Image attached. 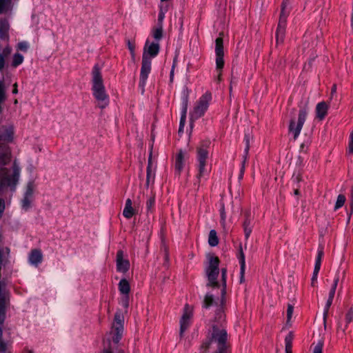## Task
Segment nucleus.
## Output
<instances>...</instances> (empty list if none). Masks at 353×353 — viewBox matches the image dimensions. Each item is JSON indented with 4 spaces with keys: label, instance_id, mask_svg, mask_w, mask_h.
I'll use <instances>...</instances> for the list:
<instances>
[{
    "label": "nucleus",
    "instance_id": "nucleus-31",
    "mask_svg": "<svg viewBox=\"0 0 353 353\" xmlns=\"http://www.w3.org/2000/svg\"><path fill=\"white\" fill-rule=\"evenodd\" d=\"M324 343L323 341H319L316 344H312V353H322L323 352V347Z\"/></svg>",
    "mask_w": 353,
    "mask_h": 353
},
{
    "label": "nucleus",
    "instance_id": "nucleus-21",
    "mask_svg": "<svg viewBox=\"0 0 353 353\" xmlns=\"http://www.w3.org/2000/svg\"><path fill=\"white\" fill-rule=\"evenodd\" d=\"M42 254L38 250H34L32 251L30 256V261L33 264H37L41 261Z\"/></svg>",
    "mask_w": 353,
    "mask_h": 353
},
{
    "label": "nucleus",
    "instance_id": "nucleus-22",
    "mask_svg": "<svg viewBox=\"0 0 353 353\" xmlns=\"http://www.w3.org/2000/svg\"><path fill=\"white\" fill-rule=\"evenodd\" d=\"M338 282H339V279H334V283H333L332 286V288H331V290L330 291L329 298H328V300L327 301V309L330 307V306L331 305V304L332 303V301H333V299H334V294H335L336 286L338 285Z\"/></svg>",
    "mask_w": 353,
    "mask_h": 353
},
{
    "label": "nucleus",
    "instance_id": "nucleus-53",
    "mask_svg": "<svg viewBox=\"0 0 353 353\" xmlns=\"http://www.w3.org/2000/svg\"><path fill=\"white\" fill-rule=\"evenodd\" d=\"M150 172H151V168L149 170V165H148V168H147L148 179L149 178Z\"/></svg>",
    "mask_w": 353,
    "mask_h": 353
},
{
    "label": "nucleus",
    "instance_id": "nucleus-18",
    "mask_svg": "<svg viewBox=\"0 0 353 353\" xmlns=\"http://www.w3.org/2000/svg\"><path fill=\"white\" fill-rule=\"evenodd\" d=\"M93 86L94 88H103V80L99 70L97 68L93 70Z\"/></svg>",
    "mask_w": 353,
    "mask_h": 353
},
{
    "label": "nucleus",
    "instance_id": "nucleus-19",
    "mask_svg": "<svg viewBox=\"0 0 353 353\" xmlns=\"http://www.w3.org/2000/svg\"><path fill=\"white\" fill-rule=\"evenodd\" d=\"M184 164V154L183 152L181 150L176 156L175 161V170L179 174H181L182 170L183 168Z\"/></svg>",
    "mask_w": 353,
    "mask_h": 353
},
{
    "label": "nucleus",
    "instance_id": "nucleus-32",
    "mask_svg": "<svg viewBox=\"0 0 353 353\" xmlns=\"http://www.w3.org/2000/svg\"><path fill=\"white\" fill-rule=\"evenodd\" d=\"M163 35V26L160 24L157 28H155L153 31V37L156 39H160Z\"/></svg>",
    "mask_w": 353,
    "mask_h": 353
},
{
    "label": "nucleus",
    "instance_id": "nucleus-2",
    "mask_svg": "<svg viewBox=\"0 0 353 353\" xmlns=\"http://www.w3.org/2000/svg\"><path fill=\"white\" fill-rule=\"evenodd\" d=\"M228 334L225 327L219 323H213L208 332V338L201 345V349L206 352L212 343L216 344L213 353H228L230 347L228 343Z\"/></svg>",
    "mask_w": 353,
    "mask_h": 353
},
{
    "label": "nucleus",
    "instance_id": "nucleus-16",
    "mask_svg": "<svg viewBox=\"0 0 353 353\" xmlns=\"http://www.w3.org/2000/svg\"><path fill=\"white\" fill-rule=\"evenodd\" d=\"M285 29L283 26L278 24V27L276 32V46L281 45L284 42Z\"/></svg>",
    "mask_w": 353,
    "mask_h": 353
},
{
    "label": "nucleus",
    "instance_id": "nucleus-60",
    "mask_svg": "<svg viewBox=\"0 0 353 353\" xmlns=\"http://www.w3.org/2000/svg\"><path fill=\"white\" fill-rule=\"evenodd\" d=\"M118 353H125V352L123 350H121Z\"/></svg>",
    "mask_w": 353,
    "mask_h": 353
},
{
    "label": "nucleus",
    "instance_id": "nucleus-51",
    "mask_svg": "<svg viewBox=\"0 0 353 353\" xmlns=\"http://www.w3.org/2000/svg\"><path fill=\"white\" fill-rule=\"evenodd\" d=\"M148 165H149V169H150V167H152V152H150V157H149V159H148Z\"/></svg>",
    "mask_w": 353,
    "mask_h": 353
},
{
    "label": "nucleus",
    "instance_id": "nucleus-24",
    "mask_svg": "<svg viewBox=\"0 0 353 353\" xmlns=\"http://www.w3.org/2000/svg\"><path fill=\"white\" fill-rule=\"evenodd\" d=\"M193 314V307L189 305H185L183 310V314L182 315V319H187L190 321Z\"/></svg>",
    "mask_w": 353,
    "mask_h": 353
},
{
    "label": "nucleus",
    "instance_id": "nucleus-30",
    "mask_svg": "<svg viewBox=\"0 0 353 353\" xmlns=\"http://www.w3.org/2000/svg\"><path fill=\"white\" fill-rule=\"evenodd\" d=\"M345 201H346L345 196L343 194H339L337 196L336 202V204L334 206L335 210L341 208L345 203Z\"/></svg>",
    "mask_w": 353,
    "mask_h": 353
},
{
    "label": "nucleus",
    "instance_id": "nucleus-58",
    "mask_svg": "<svg viewBox=\"0 0 353 353\" xmlns=\"http://www.w3.org/2000/svg\"><path fill=\"white\" fill-rule=\"evenodd\" d=\"M17 91H18V90L14 89V90H13V93L16 94V93H17Z\"/></svg>",
    "mask_w": 353,
    "mask_h": 353
},
{
    "label": "nucleus",
    "instance_id": "nucleus-17",
    "mask_svg": "<svg viewBox=\"0 0 353 353\" xmlns=\"http://www.w3.org/2000/svg\"><path fill=\"white\" fill-rule=\"evenodd\" d=\"M323 255V250H319L317 258L316 260L315 267H314V274H313V276H312V285L314 284V281L316 280L317 275H318V273H319L320 268H321V259H322Z\"/></svg>",
    "mask_w": 353,
    "mask_h": 353
},
{
    "label": "nucleus",
    "instance_id": "nucleus-46",
    "mask_svg": "<svg viewBox=\"0 0 353 353\" xmlns=\"http://www.w3.org/2000/svg\"><path fill=\"white\" fill-rule=\"evenodd\" d=\"M11 52V48L10 47H6L3 50L1 54H3L5 57H7Z\"/></svg>",
    "mask_w": 353,
    "mask_h": 353
},
{
    "label": "nucleus",
    "instance_id": "nucleus-6",
    "mask_svg": "<svg viewBox=\"0 0 353 353\" xmlns=\"http://www.w3.org/2000/svg\"><path fill=\"white\" fill-rule=\"evenodd\" d=\"M211 99V94L207 92L204 94L198 102V104L195 106L193 112L191 114V119H197L198 118L203 116L208 107V102Z\"/></svg>",
    "mask_w": 353,
    "mask_h": 353
},
{
    "label": "nucleus",
    "instance_id": "nucleus-29",
    "mask_svg": "<svg viewBox=\"0 0 353 353\" xmlns=\"http://www.w3.org/2000/svg\"><path fill=\"white\" fill-rule=\"evenodd\" d=\"M23 57L21 54L16 53L13 56L12 65L13 67H17V65L21 64L23 62Z\"/></svg>",
    "mask_w": 353,
    "mask_h": 353
},
{
    "label": "nucleus",
    "instance_id": "nucleus-13",
    "mask_svg": "<svg viewBox=\"0 0 353 353\" xmlns=\"http://www.w3.org/2000/svg\"><path fill=\"white\" fill-rule=\"evenodd\" d=\"M11 160V153L10 149L6 146L0 148V167L10 163Z\"/></svg>",
    "mask_w": 353,
    "mask_h": 353
},
{
    "label": "nucleus",
    "instance_id": "nucleus-8",
    "mask_svg": "<svg viewBox=\"0 0 353 353\" xmlns=\"http://www.w3.org/2000/svg\"><path fill=\"white\" fill-rule=\"evenodd\" d=\"M123 317L121 314L117 313L114 316V323L112 324V330L114 332V336H113L112 339L115 343H118L119 339H121V333L123 331Z\"/></svg>",
    "mask_w": 353,
    "mask_h": 353
},
{
    "label": "nucleus",
    "instance_id": "nucleus-47",
    "mask_svg": "<svg viewBox=\"0 0 353 353\" xmlns=\"http://www.w3.org/2000/svg\"><path fill=\"white\" fill-rule=\"evenodd\" d=\"M6 58V57H5L3 54L0 53V70H2L4 67Z\"/></svg>",
    "mask_w": 353,
    "mask_h": 353
},
{
    "label": "nucleus",
    "instance_id": "nucleus-4",
    "mask_svg": "<svg viewBox=\"0 0 353 353\" xmlns=\"http://www.w3.org/2000/svg\"><path fill=\"white\" fill-rule=\"evenodd\" d=\"M19 170L14 167L8 170L6 168L0 169V186H14L18 181Z\"/></svg>",
    "mask_w": 353,
    "mask_h": 353
},
{
    "label": "nucleus",
    "instance_id": "nucleus-15",
    "mask_svg": "<svg viewBox=\"0 0 353 353\" xmlns=\"http://www.w3.org/2000/svg\"><path fill=\"white\" fill-rule=\"evenodd\" d=\"M239 259L241 263V276L240 283H243L245 282V257L243 251L242 246L239 248Z\"/></svg>",
    "mask_w": 353,
    "mask_h": 353
},
{
    "label": "nucleus",
    "instance_id": "nucleus-3",
    "mask_svg": "<svg viewBox=\"0 0 353 353\" xmlns=\"http://www.w3.org/2000/svg\"><path fill=\"white\" fill-rule=\"evenodd\" d=\"M160 46L159 43H149L147 41L143 48L141 69V81L142 86L144 85L148 74L151 71L152 59L155 57L159 52Z\"/></svg>",
    "mask_w": 353,
    "mask_h": 353
},
{
    "label": "nucleus",
    "instance_id": "nucleus-10",
    "mask_svg": "<svg viewBox=\"0 0 353 353\" xmlns=\"http://www.w3.org/2000/svg\"><path fill=\"white\" fill-rule=\"evenodd\" d=\"M208 157V152L207 149L203 147L197 148V158L199 161V176H201L205 171L206 160Z\"/></svg>",
    "mask_w": 353,
    "mask_h": 353
},
{
    "label": "nucleus",
    "instance_id": "nucleus-39",
    "mask_svg": "<svg viewBox=\"0 0 353 353\" xmlns=\"http://www.w3.org/2000/svg\"><path fill=\"white\" fill-rule=\"evenodd\" d=\"M294 311V307L292 305H288L287 310V323H289L292 318Z\"/></svg>",
    "mask_w": 353,
    "mask_h": 353
},
{
    "label": "nucleus",
    "instance_id": "nucleus-5",
    "mask_svg": "<svg viewBox=\"0 0 353 353\" xmlns=\"http://www.w3.org/2000/svg\"><path fill=\"white\" fill-rule=\"evenodd\" d=\"M307 115V110L305 109H302L299 112L297 120H295L294 119H291L289 125V132L293 135L294 139L299 137L306 120Z\"/></svg>",
    "mask_w": 353,
    "mask_h": 353
},
{
    "label": "nucleus",
    "instance_id": "nucleus-28",
    "mask_svg": "<svg viewBox=\"0 0 353 353\" xmlns=\"http://www.w3.org/2000/svg\"><path fill=\"white\" fill-rule=\"evenodd\" d=\"M293 339V334L290 332L285 338L286 347L285 350L287 353H292V341Z\"/></svg>",
    "mask_w": 353,
    "mask_h": 353
},
{
    "label": "nucleus",
    "instance_id": "nucleus-14",
    "mask_svg": "<svg viewBox=\"0 0 353 353\" xmlns=\"http://www.w3.org/2000/svg\"><path fill=\"white\" fill-rule=\"evenodd\" d=\"M137 210L132 206V201L130 199H128L125 201V208L123 211V215L126 219H130L137 214Z\"/></svg>",
    "mask_w": 353,
    "mask_h": 353
},
{
    "label": "nucleus",
    "instance_id": "nucleus-1",
    "mask_svg": "<svg viewBox=\"0 0 353 353\" xmlns=\"http://www.w3.org/2000/svg\"><path fill=\"white\" fill-rule=\"evenodd\" d=\"M208 259V266L205 270L206 276L208 277V285L212 288H221V299H219L220 307L217 314L216 319L221 321L224 319V312L223 305L225 301L226 294V275L227 269L222 268L221 272V279L220 282L217 281L219 275V263L220 260L219 257L214 254H208L207 255Z\"/></svg>",
    "mask_w": 353,
    "mask_h": 353
},
{
    "label": "nucleus",
    "instance_id": "nucleus-26",
    "mask_svg": "<svg viewBox=\"0 0 353 353\" xmlns=\"http://www.w3.org/2000/svg\"><path fill=\"white\" fill-rule=\"evenodd\" d=\"M186 112H187V103H185L182 112V115L180 121V125L179 129V132H181L183 130V128L184 127L186 119Z\"/></svg>",
    "mask_w": 353,
    "mask_h": 353
},
{
    "label": "nucleus",
    "instance_id": "nucleus-44",
    "mask_svg": "<svg viewBox=\"0 0 353 353\" xmlns=\"http://www.w3.org/2000/svg\"><path fill=\"white\" fill-rule=\"evenodd\" d=\"M154 204V196H152L148 201H147V207L148 209H151Z\"/></svg>",
    "mask_w": 353,
    "mask_h": 353
},
{
    "label": "nucleus",
    "instance_id": "nucleus-9",
    "mask_svg": "<svg viewBox=\"0 0 353 353\" xmlns=\"http://www.w3.org/2000/svg\"><path fill=\"white\" fill-rule=\"evenodd\" d=\"M116 265L117 271L122 273H126L130 269V261L124 257L122 250H119L117 253Z\"/></svg>",
    "mask_w": 353,
    "mask_h": 353
},
{
    "label": "nucleus",
    "instance_id": "nucleus-20",
    "mask_svg": "<svg viewBox=\"0 0 353 353\" xmlns=\"http://www.w3.org/2000/svg\"><path fill=\"white\" fill-rule=\"evenodd\" d=\"M219 240L216 232L214 230H210L208 236L209 245L212 247H214L216 246L219 244Z\"/></svg>",
    "mask_w": 353,
    "mask_h": 353
},
{
    "label": "nucleus",
    "instance_id": "nucleus-27",
    "mask_svg": "<svg viewBox=\"0 0 353 353\" xmlns=\"http://www.w3.org/2000/svg\"><path fill=\"white\" fill-rule=\"evenodd\" d=\"M347 153L349 155H353V130L350 132L349 135Z\"/></svg>",
    "mask_w": 353,
    "mask_h": 353
},
{
    "label": "nucleus",
    "instance_id": "nucleus-12",
    "mask_svg": "<svg viewBox=\"0 0 353 353\" xmlns=\"http://www.w3.org/2000/svg\"><path fill=\"white\" fill-rule=\"evenodd\" d=\"M119 292L125 296L124 305L125 307H128L129 303V293L130 292V285L129 282L125 279H122L119 283Z\"/></svg>",
    "mask_w": 353,
    "mask_h": 353
},
{
    "label": "nucleus",
    "instance_id": "nucleus-42",
    "mask_svg": "<svg viewBox=\"0 0 353 353\" xmlns=\"http://www.w3.org/2000/svg\"><path fill=\"white\" fill-rule=\"evenodd\" d=\"M5 201L3 199H0V217L2 216L3 212L5 210Z\"/></svg>",
    "mask_w": 353,
    "mask_h": 353
},
{
    "label": "nucleus",
    "instance_id": "nucleus-11",
    "mask_svg": "<svg viewBox=\"0 0 353 353\" xmlns=\"http://www.w3.org/2000/svg\"><path fill=\"white\" fill-rule=\"evenodd\" d=\"M330 103L325 101L319 103L316 106V119L319 121H323L328 114Z\"/></svg>",
    "mask_w": 353,
    "mask_h": 353
},
{
    "label": "nucleus",
    "instance_id": "nucleus-35",
    "mask_svg": "<svg viewBox=\"0 0 353 353\" xmlns=\"http://www.w3.org/2000/svg\"><path fill=\"white\" fill-rule=\"evenodd\" d=\"M128 49L130 52L132 59L134 60L135 59V43L131 42L130 41H128Z\"/></svg>",
    "mask_w": 353,
    "mask_h": 353
},
{
    "label": "nucleus",
    "instance_id": "nucleus-49",
    "mask_svg": "<svg viewBox=\"0 0 353 353\" xmlns=\"http://www.w3.org/2000/svg\"><path fill=\"white\" fill-rule=\"evenodd\" d=\"M221 218L222 225H223V227H225V212H224L223 209L221 211Z\"/></svg>",
    "mask_w": 353,
    "mask_h": 353
},
{
    "label": "nucleus",
    "instance_id": "nucleus-57",
    "mask_svg": "<svg viewBox=\"0 0 353 353\" xmlns=\"http://www.w3.org/2000/svg\"><path fill=\"white\" fill-rule=\"evenodd\" d=\"M17 86H18V85H17V83H15L13 85L14 88H17Z\"/></svg>",
    "mask_w": 353,
    "mask_h": 353
},
{
    "label": "nucleus",
    "instance_id": "nucleus-48",
    "mask_svg": "<svg viewBox=\"0 0 353 353\" xmlns=\"http://www.w3.org/2000/svg\"><path fill=\"white\" fill-rule=\"evenodd\" d=\"M164 17H165L164 12L163 11H160L159 14V18H158L159 26L160 24H162Z\"/></svg>",
    "mask_w": 353,
    "mask_h": 353
},
{
    "label": "nucleus",
    "instance_id": "nucleus-38",
    "mask_svg": "<svg viewBox=\"0 0 353 353\" xmlns=\"http://www.w3.org/2000/svg\"><path fill=\"white\" fill-rule=\"evenodd\" d=\"M31 202L32 199L25 196L22 203L23 208L25 210H28L30 207Z\"/></svg>",
    "mask_w": 353,
    "mask_h": 353
},
{
    "label": "nucleus",
    "instance_id": "nucleus-50",
    "mask_svg": "<svg viewBox=\"0 0 353 353\" xmlns=\"http://www.w3.org/2000/svg\"><path fill=\"white\" fill-rule=\"evenodd\" d=\"M287 6V0L284 1L282 3L281 6V10H283V12H285V8Z\"/></svg>",
    "mask_w": 353,
    "mask_h": 353
},
{
    "label": "nucleus",
    "instance_id": "nucleus-55",
    "mask_svg": "<svg viewBox=\"0 0 353 353\" xmlns=\"http://www.w3.org/2000/svg\"><path fill=\"white\" fill-rule=\"evenodd\" d=\"M103 353H112L110 350H106L103 352Z\"/></svg>",
    "mask_w": 353,
    "mask_h": 353
},
{
    "label": "nucleus",
    "instance_id": "nucleus-7",
    "mask_svg": "<svg viewBox=\"0 0 353 353\" xmlns=\"http://www.w3.org/2000/svg\"><path fill=\"white\" fill-rule=\"evenodd\" d=\"M216 48H215V52H216V68L219 70H221L222 68L224 66V50H223V40L222 37H218L216 41ZM221 76V71L219 73V79H220Z\"/></svg>",
    "mask_w": 353,
    "mask_h": 353
},
{
    "label": "nucleus",
    "instance_id": "nucleus-59",
    "mask_svg": "<svg viewBox=\"0 0 353 353\" xmlns=\"http://www.w3.org/2000/svg\"><path fill=\"white\" fill-rule=\"evenodd\" d=\"M352 26L353 27V12H352Z\"/></svg>",
    "mask_w": 353,
    "mask_h": 353
},
{
    "label": "nucleus",
    "instance_id": "nucleus-34",
    "mask_svg": "<svg viewBox=\"0 0 353 353\" xmlns=\"http://www.w3.org/2000/svg\"><path fill=\"white\" fill-rule=\"evenodd\" d=\"M214 298L212 294H207L204 298V305L206 307L212 305L214 302Z\"/></svg>",
    "mask_w": 353,
    "mask_h": 353
},
{
    "label": "nucleus",
    "instance_id": "nucleus-25",
    "mask_svg": "<svg viewBox=\"0 0 353 353\" xmlns=\"http://www.w3.org/2000/svg\"><path fill=\"white\" fill-rule=\"evenodd\" d=\"M10 0H0V14L7 12L10 8Z\"/></svg>",
    "mask_w": 353,
    "mask_h": 353
},
{
    "label": "nucleus",
    "instance_id": "nucleus-36",
    "mask_svg": "<svg viewBox=\"0 0 353 353\" xmlns=\"http://www.w3.org/2000/svg\"><path fill=\"white\" fill-rule=\"evenodd\" d=\"M353 321V308L350 307L347 310L345 314V321L347 323H350Z\"/></svg>",
    "mask_w": 353,
    "mask_h": 353
},
{
    "label": "nucleus",
    "instance_id": "nucleus-40",
    "mask_svg": "<svg viewBox=\"0 0 353 353\" xmlns=\"http://www.w3.org/2000/svg\"><path fill=\"white\" fill-rule=\"evenodd\" d=\"M243 226H244L245 235L246 239H248L252 232V230L250 228H249V223L247 222L244 223Z\"/></svg>",
    "mask_w": 353,
    "mask_h": 353
},
{
    "label": "nucleus",
    "instance_id": "nucleus-52",
    "mask_svg": "<svg viewBox=\"0 0 353 353\" xmlns=\"http://www.w3.org/2000/svg\"><path fill=\"white\" fill-rule=\"evenodd\" d=\"M174 65L172 66V69L170 72V80L171 81L172 80L173 75H174Z\"/></svg>",
    "mask_w": 353,
    "mask_h": 353
},
{
    "label": "nucleus",
    "instance_id": "nucleus-37",
    "mask_svg": "<svg viewBox=\"0 0 353 353\" xmlns=\"http://www.w3.org/2000/svg\"><path fill=\"white\" fill-rule=\"evenodd\" d=\"M287 13L285 12H283V10H281L279 24H281V26H283L285 27L287 20Z\"/></svg>",
    "mask_w": 353,
    "mask_h": 353
},
{
    "label": "nucleus",
    "instance_id": "nucleus-54",
    "mask_svg": "<svg viewBox=\"0 0 353 353\" xmlns=\"http://www.w3.org/2000/svg\"><path fill=\"white\" fill-rule=\"evenodd\" d=\"M3 340V332L2 330L0 328V341Z\"/></svg>",
    "mask_w": 353,
    "mask_h": 353
},
{
    "label": "nucleus",
    "instance_id": "nucleus-45",
    "mask_svg": "<svg viewBox=\"0 0 353 353\" xmlns=\"http://www.w3.org/2000/svg\"><path fill=\"white\" fill-rule=\"evenodd\" d=\"M18 48L21 50L26 51L28 48V45L26 42H21L18 44Z\"/></svg>",
    "mask_w": 353,
    "mask_h": 353
},
{
    "label": "nucleus",
    "instance_id": "nucleus-33",
    "mask_svg": "<svg viewBox=\"0 0 353 353\" xmlns=\"http://www.w3.org/2000/svg\"><path fill=\"white\" fill-rule=\"evenodd\" d=\"M190 321L187 319H181V328H180V335L182 336L183 332L185 331V330L188 328V327L190 325Z\"/></svg>",
    "mask_w": 353,
    "mask_h": 353
},
{
    "label": "nucleus",
    "instance_id": "nucleus-41",
    "mask_svg": "<svg viewBox=\"0 0 353 353\" xmlns=\"http://www.w3.org/2000/svg\"><path fill=\"white\" fill-rule=\"evenodd\" d=\"M33 192H34L33 186L32 185H28L25 196L32 199Z\"/></svg>",
    "mask_w": 353,
    "mask_h": 353
},
{
    "label": "nucleus",
    "instance_id": "nucleus-43",
    "mask_svg": "<svg viewBox=\"0 0 353 353\" xmlns=\"http://www.w3.org/2000/svg\"><path fill=\"white\" fill-rule=\"evenodd\" d=\"M7 350V345L4 341H0V353H5Z\"/></svg>",
    "mask_w": 353,
    "mask_h": 353
},
{
    "label": "nucleus",
    "instance_id": "nucleus-56",
    "mask_svg": "<svg viewBox=\"0 0 353 353\" xmlns=\"http://www.w3.org/2000/svg\"><path fill=\"white\" fill-rule=\"evenodd\" d=\"M294 194H295L296 195H298V194H299V190H295V191H294Z\"/></svg>",
    "mask_w": 353,
    "mask_h": 353
},
{
    "label": "nucleus",
    "instance_id": "nucleus-23",
    "mask_svg": "<svg viewBox=\"0 0 353 353\" xmlns=\"http://www.w3.org/2000/svg\"><path fill=\"white\" fill-rule=\"evenodd\" d=\"M94 94L95 97L97 99V100L101 101L102 102H103L101 105V108H103L106 105V103L104 101L107 98V96L104 92V90H95Z\"/></svg>",
    "mask_w": 353,
    "mask_h": 353
}]
</instances>
